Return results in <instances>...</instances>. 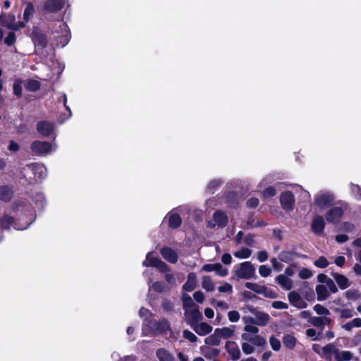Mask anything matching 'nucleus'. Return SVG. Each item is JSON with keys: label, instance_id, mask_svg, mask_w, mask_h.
I'll use <instances>...</instances> for the list:
<instances>
[{"label": "nucleus", "instance_id": "nucleus-1", "mask_svg": "<svg viewBox=\"0 0 361 361\" xmlns=\"http://www.w3.org/2000/svg\"><path fill=\"white\" fill-rule=\"evenodd\" d=\"M36 219L35 209L25 200L14 201L9 208L4 210L0 219V228L10 231L11 228L17 231L27 229Z\"/></svg>", "mask_w": 361, "mask_h": 361}, {"label": "nucleus", "instance_id": "nucleus-2", "mask_svg": "<svg viewBox=\"0 0 361 361\" xmlns=\"http://www.w3.org/2000/svg\"><path fill=\"white\" fill-rule=\"evenodd\" d=\"M142 335L143 336L163 335L172 338L173 337V332L169 321L166 318H161L159 320L145 319L142 326Z\"/></svg>", "mask_w": 361, "mask_h": 361}, {"label": "nucleus", "instance_id": "nucleus-3", "mask_svg": "<svg viewBox=\"0 0 361 361\" xmlns=\"http://www.w3.org/2000/svg\"><path fill=\"white\" fill-rule=\"evenodd\" d=\"M57 145L47 141L35 140L30 145V153L38 157H47L56 151Z\"/></svg>", "mask_w": 361, "mask_h": 361}, {"label": "nucleus", "instance_id": "nucleus-4", "mask_svg": "<svg viewBox=\"0 0 361 361\" xmlns=\"http://www.w3.org/2000/svg\"><path fill=\"white\" fill-rule=\"evenodd\" d=\"M235 275L241 279H250L255 274V268L250 262H244L234 267Z\"/></svg>", "mask_w": 361, "mask_h": 361}, {"label": "nucleus", "instance_id": "nucleus-5", "mask_svg": "<svg viewBox=\"0 0 361 361\" xmlns=\"http://www.w3.org/2000/svg\"><path fill=\"white\" fill-rule=\"evenodd\" d=\"M335 200L334 194L329 190H321L314 196V204L319 208H326L333 204Z\"/></svg>", "mask_w": 361, "mask_h": 361}, {"label": "nucleus", "instance_id": "nucleus-6", "mask_svg": "<svg viewBox=\"0 0 361 361\" xmlns=\"http://www.w3.org/2000/svg\"><path fill=\"white\" fill-rule=\"evenodd\" d=\"M153 252H149L146 255V259L142 262L143 267L157 268L161 273H166L171 271L170 267L158 257H152Z\"/></svg>", "mask_w": 361, "mask_h": 361}, {"label": "nucleus", "instance_id": "nucleus-7", "mask_svg": "<svg viewBox=\"0 0 361 361\" xmlns=\"http://www.w3.org/2000/svg\"><path fill=\"white\" fill-rule=\"evenodd\" d=\"M58 27L61 34L55 36L56 45L60 47H64L67 45L71 39V31L68 25L63 21L58 22Z\"/></svg>", "mask_w": 361, "mask_h": 361}, {"label": "nucleus", "instance_id": "nucleus-8", "mask_svg": "<svg viewBox=\"0 0 361 361\" xmlns=\"http://www.w3.org/2000/svg\"><path fill=\"white\" fill-rule=\"evenodd\" d=\"M228 222V217L226 213L222 210H216L213 214V221L207 222V226L210 228H214L215 226L223 228L226 227Z\"/></svg>", "mask_w": 361, "mask_h": 361}, {"label": "nucleus", "instance_id": "nucleus-9", "mask_svg": "<svg viewBox=\"0 0 361 361\" xmlns=\"http://www.w3.org/2000/svg\"><path fill=\"white\" fill-rule=\"evenodd\" d=\"M295 197L292 192L286 190L280 195V204L286 212H292L295 208Z\"/></svg>", "mask_w": 361, "mask_h": 361}, {"label": "nucleus", "instance_id": "nucleus-10", "mask_svg": "<svg viewBox=\"0 0 361 361\" xmlns=\"http://www.w3.org/2000/svg\"><path fill=\"white\" fill-rule=\"evenodd\" d=\"M36 130L37 133L42 137H49L55 131L54 124L48 121H39L36 124Z\"/></svg>", "mask_w": 361, "mask_h": 361}, {"label": "nucleus", "instance_id": "nucleus-11", "mask_svg": "<svg viewBox=\"0 0 361 361\" xmlns=\"http://www.w3.org/2000/svg\"><path fill=\"white\" fill-rule=\"evenodd\" d=\"M64 5V0H45L43 4V10L46 13H56L61 11Z\"/></svg>", "mask_w": 361, "mask_h": 361}, {"label": "nucleus", "instance_id": "nucleus-12", "mask_svg": "<svg viewBox=\"0 0 361 361\" xmlns=\"http://www.w3.org/2000/svg\"><path fill=\"white\" fill-rule=\"evenodd\" d=\"M255 316V318L243 317V319L245 322H250V323L259 326H264L267 325L270 319V317L267 313L261 311H258Z\"/></svg>", "mask_w": 361, "mask_h": 361}, {"label": "nucleus", "instance_id": "nucleus-13", "mask_svg": "<svg viewBox=\"0 0 361 361\" xmlns=\"http://www.w3.org/2000/svg\"><path fill=\"white\" fill-rule=\"evenodd\" d=\"M29 169H31L32 173L37 180L42 181L44 180L47 176V170L46 166L39 163H32L30 164L27 166Z\"/></svg>", "mask_w": 361, "mask_h": 361}, {"label": "nucleus", "instance_id": "nucleus-14", "mask_svg": "<svg viewBox=\"0 0 361 361\" xmlns=\"http://www.w3.org/2000/svg\"><path fill=\"white\" fill-rule=\"evenodd\" d=\"M343 209L341 207H334L326 214V220L330 224H337L343 215Z\"/></svg>", "mask_w": 361, "mask_h": 361}, {"label": "nucleus", "instance_id": "nucleus-15", "mask_svg": "<svg viewBox=\"0 0 361 361\" xmlns=\"http://www.w3.org/2000/svg\"><path fill=\"white\" fill-rule=\"evenodd\" d=\"M32 40L38 51L43 50L47 46L46 35L39 31L34 30L32 32Z\"/></svg>", "mask_w": 361, "mask_h": 361}, {"label": "nucleus", "instance_id": "nucleus-16", "mask_svg": "<svg viewBox=\"0 0 361 361\" xmlns=\"http://www.w3.org/2000/svg\"><path fill=\"white\" fill-rule=\"evenodd\" d=\"M288 298L290 304L298 309H304L307 306V302L302 298L296 291H290L288 293Z\"/></svg>", "mask_w": 361, "mask_h": 361}, {"label": "nucleus", "instance_id": "nucleus-17", "mask_svg": "<svg viewBox=\"0 0 361 361\" xmlns=\"http://www.w3.org/2000/svg\"><path fill=\"white\" fill-rule=\"evenodd\" d=\"M225 348L233 361H237L240 359L241 355L240 350L235 341H226Z\"/></svg>", "mask_w": 361, "mask_h": 361}, {"label": "nucleus", "instance_id": "nucleus-18", "mask_svg": "<svg viewBox=\"0 0 361 361\" xmlns=\"http://www.w3.org/2000/svg\"><path fill=\"white\" fill-rule=\"evenodd\" d=\"M162 257L169 263L176 264L178 262V253L169 247H163L160 249Z\"/></svg>", "mask_w": 361, "mask_h": 361}, {"label": "nucleus", "instance_id": "nucleus-19", "mask_svg": "<svg viewBox=\"0 0 361 361\" xmlns=\"http://www.w3.org/2000/svg\"><path fill=\"white\" fill-rule=\"evenodd\" d=\"M325 227L324 219L322 216H316L311 224V228L312 232L317 235H322L324 232Z\"/></svg>", "mask_w": 361, "mask_h": 361}, {"label": "nucleus", "instance_id": "nucleus-20", "mask_svg": "<svg viewBox=\"0 0 361 361\" xmlns=\"http://www.w3.org/2000/svg\"><path fill=\"white\" fill-rule=\"evenodd\" d=\"M286 185L285 183L278 182L274 185L266 188L262 192V196L264 198L272 197L276 195L277 190H281Z\"/></svg>", "mask_w": 361, "mask_h": 361}, {"label": "nucleus", "instance_id": "nucleus-21", "mask_svg": "<svg viewBox=\"0 0 361 361\" xmlns=\"http://www.w3.org/2000/svg\"><path fill=\"white\" fill-rule=\"evenodd\" d=\"M186 314L188 317L187 323L190 326V327L200 322L202 319V313L197 308H193L190 311H188Z\"/></svg>", "mask_w": 361, "mask_h": 361}, {"label": "nucleus", "instance_id": "nucleus-22", "mask_svg": "<svg viewBox=\"0 0 361 361\" xmlns=\"http://www.w3.org/2000/svg\"><path fill=\"white\" fill-rule=\"evenodd\" d=\"M331 275L341 290H345L350 287L351 283L345 276L336 272H331Z\"/></svg>", "mask_w": 361, "mask_h": 361}, {"label": "nucleus", "instance_id": "nucleus-23", "mask_svg": "<svg viewBox=\"0 0 361 361\" xmlns=\"http://www.w3.org/2000/svg\"><path fill=\"white\" fill-rule=\"evenodd\" d=\"M191 328L200 336H206L212 331V326L205 322H198Z\"/></svg>", "mask_w": 361, "mask_h": 361}, {"label": "nucleus", "instance_id": "nucleus-24", "mask_svg": "<svg viewBox=\"0 0 361 361\" xmlns=\"http://www.w3.org/2000/svg\"><path fill=\"white\" fill-rule=\"evenodd\" d=\"M196 284L197 276L195 273H189L187 276V281L183 286V289L187 292H191L195 288Z\"/></svg>", "mask_w": 361, "mask_h": 361}, {"label": "nucleus", "instance_id": "nucleus-25", "mask_svg": "<svg viewBox=\"0 0 361 361\" xmlns=\"http://www.w3.org/2000/svg\"><path fill=\"white\" fill-rule=\"evenodd\" d=\"M13 196V188L8 185L0 186V200L8 202Z\"/></svg>", "mask_w": 361, "mask_h": 361}, {"label": "nucleus", "instance_id": "nucleus-26", "mask_svg": "<svg viewBox=\"0 0 361 361\" xmlns=\"http://www.w3.org/2000/svg\"><path fill=\"white\" fill-rule=\"evenodd\" d=\"M167 217L169 218V226L171 228L175 229L181 225L182 219L178 214L169 212L165 219Z\"/></svg>", "mask_w": 361, "mask_h": 361}, {"label": "nucleus", "instance_id": "nucleus-27", "mask_svg": "<svg viewBox=\"0 0 361 361\" xmlns=\"http://www.w3.org/2000/svg\"><path fill=\"white\" fill-rule=\"evenodd\" d=\"M276 281L284 290H289L293 288L292 280L283 274L279 275Z\"/></svg>", "mask_w": 361, "mask_h": 361}, {"label": "nucleus", "instance_id": "nucleus-28", "mask_svg": "<svg viewBox=\"0 0 361 361\" xmlns=\"http://www.w3.org/2000/svg\"><path fill=\"white\" fill-rule=\"evenodd\" d=\"M317 299L318 301L326 300L329 297V292L326 286L319 284L315 287Z\"/></svg>", "mask_w": 361, "mask_h": 361}, {"label": "nucleus", "instance_id": "nucleus-29", "mask_svg": "<svg viewBox=\"0 0 361 361\" xmlns=\"http://www.w3.org/2000/svg\"><path fill=\"white\" fill-rule=\"evenodd\" d=\"M156 356L159 361H175L174 357L163 348L157 350Z\"/></svg>", "mask_w": 361, "mask_h": 361}, {"label": "nucleus", "instance_id": "nucleus-30", "mask_svg": "<svg viewBox=\"0 0 361 361\" xmlns=\"http://www.w3.org/2000/svg\"><path fill=\"white\" fill-rule=\"evenodd\" d=\"M24 87L29 92H37L40 89L41 83L35 79H27L23 82Z\"/></svg>", "mask_w": 361, "mask_h": 361}, {"label": "nucleus", "instance_id": "nucleus-31", "mask_svg": "<svg viewBox=\"0 0 361 361\" xmlns=\"http://www.w3.org/2000/svg\"><path fill=\"white\" fill-rule=\"evenodd\" d=\"M1 23L3 26L6 27L9 30H12L13 31H18L20 28H23L25 26V22H17V23H8L4 21V16L1 14L0 16Z\"/></svg>", "mask_w": 361, "mask_h": 361}, {"label": "nucleus", "instance_id": "nucleus-32", "mask_svg": "<svg viewBox=\"0 0 361 361\" xmlns=\"http://www.w3.org/2000/svg\"><path fill=\"white\" fill-rule=\"evenodd\" d=\"M224 183V180L222 178L212 179L208 183L206 190L209 193L214 194Z\"/></svg>", "mask_w": 361, "mask_h": 361}, {"label": "nucleus", "instance_id": "nucleus-33", "mask_svg": "<svg viewBox=\"0 0 361 361\" xmlns=\"http://www.w3.org/2000/svg\"><path fill=\"white\" fill-rule=\"evenodd\" d=\"M35 13V7L32 2H28L23 12V20L25 23H27L30 20Z\"/></svg>", "mask_w": 361, "mask_h": 361}, {"label": "nucleus", "instance_id": "nucleus-34", "mask_svg": "<svg viewBox=\"0 0 361 361\" xmlns=\"http://www.w3.org/2000/svg\"><path fill=\"white\" fill-rule=\"evenodd\" d=\"M33 201L39 209H43L47 204L45 196L42 192H37L33 197Z\"/></svg>", "mask_w": 361, "mask_h": 361}, {"label": "nucleus", "instance_id": "nucleus-35", "mask_svg": "<svg viewBox=\"0 0 361 361\" xmlns=\"http://www.w3.org/2000/svg\"><path fill=\"white\" fill-rule=\"evenodd\" d=\"M204 343L207 345H219L221 343V338L218 333H216V329L214 333L207 337L204 340Z\"/></svg>", "mask_w": 361, "mask_h": 361}, {"label": "nucleus", "instance_id": "nucleus-36", "mask_svg": "<svg viewBox=\"0 0 361 361\" xmlns=\"http://www.w3.org/2000/svg\"><path fill=\"white\" fill-rule=\"evenodd\" d=\"M352 353L348 350H340L338 349L335 355V360L336 361H350L352 359Z\"/></svg>", "mask_w": 361, "mask_h": 361}, {"label": "nucleus", "instance_id": "nucleus-37", "mask_svg": "<svg viewBox=\"0 0 361 361\" xmlns=\"http://www.w3.org/2000/svg\"><path fill=\"white\" fill-rule=\"evenodd\" d=\"M202 287L207 292H212L214 290V284L210 276H202Z\"/></svg>", "mask_w": 361, "mask_h": 361}, {"label": "nucleus", "instance_id": "nucleus-38", "mask_svg": "<svg viewBox=\"0 0 361 361\" xmlns=\"http://www.w3.org/2000/svg\"><path fill=\"white\" fill-rule=\"evenodd\" d=\"M294 256L300 257L302 258H307L306 255H299L295 252H288V251H283L281 252L279 257V259L283 262H286L288 260H292L293 259Z\"/></svg>", "mask_w": 361, "mask_h": 361}, {"label": "nucleus", "instance_id": "nucleus-39", "mask_svg": "<svg viewBox=\"0 0 361 361\" xmlns=\"http://www.w3.org/2000/svg\"><path fill=\"white\" fill-rule=\"evenodd\" d=\"M216 333L219 334L220 338H228L233 336L234 330L229 327L217 328L216 329Z\"/></svg>", "mask_w": 361, "mask_h": 361}, {"label": "nucleus", "instance_id": "nucleus-40", "mask_svg": "<svg viewBox=\"0 0 361 361\" xmlns=\"http://www.w3.org/2000/svg\"><path fill=\"white\" fill-rule=\"evenodd\" d=\"M283 343L286 348L293 349L296 344V338L291 334H286L283 336Z\"/></svg>", "mask_w": 361, "mask_h": 361}, {"label": "nucleus", "instance_id": "nucleus-41", "mask_svg": "<svg viewBox=\"0 0 361 361\" xmlns=\"http://www.w3.org/2000/svg\"><path fill=\"white\" fill-rule=\"evenodd\" d=\"M350 195L357 200H361V186L351 183L350 184Z\"/></svg>", "mask_w": 361, "mask_h": 361}, {"label": "nucleus", "instance_id": "nucleus-42", "mask_svg": "<svg viewBox=\"0 0 361 361\" xmlns=\"http://www.w3.org/2000/svg\"><path fill=\"white\" fill-rule=\"evenodd\" d=\"M252 255V250L247 247H242L240 250L234 252L233 255L238 259H247Z\"/></svg>", "mask_w": 361, "mask_h": 361}, {"label": "nucleus", "instance_id": "nucleus-43", "mask_svg": "<svg viewBox=\"0 0 361 361\" xmlns=\"http://www.w3.org/2000/svg\"><path fill=\"white\" fill-rule=\"evenodd\" d=\"M23 81L21 79H16L14 80L13 84V91L14 95H16L18 98H20L23 95V87H22Z\"/></svg>", "mask_w": 361, "mask_h": 361}, {"label": "nucleus", "instance_id": "nucleus-44", "mask_svg": "<svg viewBox=\"0 0 361 361\" xmlns=\"http://www.w3.org/2000/svg\"><path fill=\"white\" fill-rule=\"evenodd\" d=\"M245 286L247 289H250V290H252L253 292H255L257 294H261V295H262L264 288L265 287V286H261L257 283H252V282H246L245 284Z\"/></svg>", "mask_w": 361, "mask_h": 361}, {"label": "nucleus", "instance_id": "nucleus-45", "mask_svg": "<svg viewBox=\"0 0 361 361\" xmlns=\"http://www.w3.org/2000/svg\"><path fill=\"white\" fill-rule=\"evenodd\" d=\"M278 179V176L276 173H271L265 176L259 183L258 187H264Z\"/></svg>", "mask_w": 361, "mask_h": 361}, {"label": "nucleus", "instance_id": "nucleus-46", "mask_svg": "<svg viewBox=\"0 0 361 361\" xmlns=\"http://www.w3.org/2000/svg\"><path fill=\"white\" fill-rule=\"evenodd\" d=\"M335 312L340 314L341 319H350L355 314L354 311L351 309L336 308Z\"/></svg>", "mask_w": 361, "mask_h": 361}, {"label": "nucleus", "instance_id": "nucleus-47", "mask_svg": "<svg viewBox=\"0 0 361 361\" xmlns=\"http://www.w3.org/2000/svg\"><path fill=\"white\" fill-rule=\"evenodd\" d=\"M149 286V290L152 288L157 293H163L166 289V285L163 281H155L152 283V284L150 283Z\"/></svg>", "mask_w": 361, "mask_h": 361}, {"label": "nucleus", "instance_id": "nucleus-48", "mask_svg": "<svg viewBox=\"0 0 361 361\" xmlns=\"http://www.w3.org/2000/svg\"><path fill=\"white\" fill-rule=\"evenodd\" d=\"M250 343L252 345L264 348L267 345V341L261 336L257 334L254 335V337L252 338Z\"/></svg>", "mask_w": 361, "mask_h": 361}, {"label": "nucleus", "instance_id": "nucleus-49", "mask_svg": "<svg viewBox=\"0 0 361 361\" xmlns=\"http://www.w3.org/2000/svg\"><path fill=\"white\" fill-rule=\"evenodd\" d=\"M220 353V350L217 348H207V349L204 351V355L207 359H212L218 356Z\"/></svg>", "mask_w": 361, "mask_h": 361}, {"label": "nucleus", "instance_id": "nucleus-50", "mask_svg": "<svg viewBox=\"0 0 361 361\" xmlns=\"http://www.w3.org/2000/svg\"><path fill=\"white\" fill-rule=\"evenodd\" d=\"M313 264L317 268L324 269L329 266V262L325 257L321 256Z\"/></svg>", "mask_w": 361, "mask_h": 361}, {"label": "nucleus", "instance_id": "nucleus-51", "mask_svg": "<svg viewBox=\"0 0 361 361\" xmlns=\"http://www.w3.org/2000/svg\"><path fill=\"white\" fill-rule=\"evenodd\" d=\"M313 310L319 315L328 316L330 314V311L327 308H326L325 307H324L322 305H320V304H316L313 307Z\"/></svg>", "mask_w": 361, "mask_h": 361}, {"label": "nucleus", "instance_id": "nucleus-52", "mask_svg": "<svg viewBox=\"0 0 361 361\" xmlns=\"http://www.w3.org/2000/svg\"><path fill=\"white\" fill-rule=\"evenodd\" d=\"M306 335L312 338L313 341H319L322 338V332L320 331L317 333L316 330L314 329H308L306 330Z\"/></svg>", "mask_w": 361, "mask_h": 361}, {"label": "nucleus", "instance_id": "nucleus-53", "mask_svg": "<svg viewBox=\"0 0 361 361\" xmlns=\"http://www.w3.org/2000/svg\"><path fill=\"white\" fill-rule=\"evenodd\" d=\"M161 307L163 308V310L166 312H172L173 311V302L166 299V298H164L161 302Z\"/></svg>", "mask_w": 361, "mask_h": 361}, {"label": "nucleus", "instance_id": "nucleus-54", "mask_svg": "<svg viewBox=\"0 0 361 361\" xmlns=\"http://www.w3.org/2000/svg\"><path fill=\"white\" fill-rule=\"evenodd\" d=\"M215 273L216 275H218L221 277H225L228 274V270L227 268L224 267L221 265V264L216 263Z\"/></svg>", "mask_w": 361, "mask_h": 361}, {"label": "nucleus", "instance_id": "nucleus-55", "mask_svg": "<svg viewBox=\"0 0 361 361\" xmlns=\"http://www.w3.org/2000/svg\"><path fill=\"white\" fill-rule=\"evenodd\" d=\"M262 295L267 298L275 299L278 298V293L273 289L264 287Z\"/></svg>", "mask_w": 361, "mask_h": 361}, {"label": "nucleus", "instance_id": "nucleus-56", "mask_svg": "<svg viewBox=\"0 0 361 361\" xmlns=\"http://www.w3.org/2000/svg\"><path fill=\"white\" fill-rule=\"evenodd\" d=\"M269 343H270V345H271V348L274 350L278 351L280 350L281 346V341L278 338H276L275 336H271L269 338Z\"/></svg>", "mask_w": 361, "mask_h": 361}, {"label": "nucleus", "instance_id": "nucleus-57", "mask_svg": "<svg viewBox=\"0 0 361 361\" xmlns=\"http://www.w3.org/2000/svg\"><path fill=\"white\" fill-rule=\"evenodd\" d=\"M337 350L338 348L332 343H329L322 348L323 353L326 355L334 354L335 355Z\"/></svg>", "mask_w": 361, "mask_h": 361}, {"label": "nucleus", "instance_id": "nucleus-58", "mask_svg": "<svg viewBox=\"0 0 361 361\" xmlns=\"http://www.w3.org/2000/svg\"><path fill=\"white\" fill-rule=\"evenodd\" d=\"M310 322L315 327L320 328L321 331H323L322 317H312L310 318Z\"/></svg>", "mask_w": 361, "mask_h": 361}, {"label": "nucleus", "instance_id": "nucleus-59", "mask_svg": "<svg viewBox=\"0 0 361 361\" xmlns=\"http://www.w3.org/2000/svg\"><path fill=\"white\" fill-rule=\"evenodd\" d=\"M226 202L231 206L235 207L237 204V196L236 194L231 192L226 195Z\"/></svg>", "mask_w": 361, "mask_h": 361}, {"label": "nucleus", "instance_id": "nucleus-60", "mask_svg": "<svg viewBox=\"0 0 361 361\" xmlns=\"http://www.w3.org/2000/svg\"><path fill=\"white\" fill-rule=\"evenodd\" d=\"M183 336L184 338L188 340L191 343H195L197 341V337L189 330H184Z\"/></svg>", "mask_w": 361, "mask_h": 361}, {"label": "nucleus", "instance_id": "nucleus-61", "mask_svg": "<svg viewBox=\"0 0 361 361\" xmlns=\"http://www.w3.org/2000/svg\"><path fill=\"white\" fill-rule=\"evenodd\" d=\"M271 273V268L267 265H261L259 268V274L262 277H267Z\"/></svg>", "mask_w": 361, "mask_h": 361}, {"label": "nucleus", "instance_id": "nucleus-62", "mask_svg": "<svg viewBox=\"0 0 361 361\" xmlns=\"http://www.w3.org/2000/svg\"><path fill=\"white\" fill-rule=\"evenodd\" d=\"M243 352L246 355H250L254 353L255 348L250 343L244 342L242 343Z\"/></svg>", "mask_w": 361, "mask_h": 361}, {"label": "nucleus", "instance_id": "nucleus-63", "mask_svg": "<svg viewBox=\"0 0 361 361\" xmlns=\"http://www.w3.org/2000/svg\"><path fill=\"white\" fill-rule=\"evenodd\" d=\"M326 286L327 288V289H329V292L331 293H336L338 291V289L335 283V282L334 281V280H332L331 279H330L326 283Z\"/></svg>", "mask_w": 361, "mask_h": 361}, {"label": "nucleus", "instance_id": "nucleus-64", "mask_svg": "<svg viewBox=\"0 0 361 361\" xmlns=\"http://www.w3.org/2000/svg\"><path fill=\"white\" fill-rule=\"evenodd\" d=\"M16 42V35L13 32H10L4 38V43L7 46H12Z\"/></svg>", "mask_w": 361, "mask_h": 361}]
</instances>
